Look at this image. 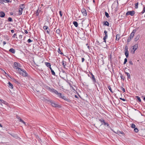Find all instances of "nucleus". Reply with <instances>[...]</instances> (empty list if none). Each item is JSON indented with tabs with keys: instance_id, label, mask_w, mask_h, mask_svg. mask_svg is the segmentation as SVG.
<instances>
[{
	"instance_id": "nucleus-1",
	"label": "nucleus",
	"mask_w": 145,
	"mask_h": 145,
	"mask_svg": "<svg viewBox=\"0 0 145 145\" xmlns=\"http://www.w3.org/2000/svg\"><path fill=\"white\" fill-rule=\"evenodd\" d=\"M48 89L49 91L54 93L56 94L58 97L62 99H63L66 101L67 102H71V100L67 97H66V96L62 95L61 93H58L57 91L55 89L53 88H51L50 87H49Z\"/></svg>"
},
{
	"instance_id": "nucleus-2",
	"label": "nucleus",
	"mask_w": 145,
	"mask_h": 145,
	"mask_svg": "<svg viewBox=\"0 0 145 145\" xmlns=\"http://www.w3.org/2000/svg\"><path fill=\"white\" fill-rule=\"evenodd\" d=\"M14 68L16 69V71L18 72H20V71L22 70V69L20 68L22 66L20 63L15 62L14 63Z\"/></svg>"
},
{
	"instance_id": "nucleus-3",
	"label": "nucleus",
	"mask_w": 145,
	"mask_h": 145,
	"mask_svg": "<svg viewBox=\"0 0 145 145\" xmlns=\"http://www.w3.org/2000/svg\"><path fill=\"white\" fill-rule=\"evenodd\" d=\"M25 5L24 4L21 5L19 6V9L18 10V14L20 15L22 14V11L24 8H25Z\"/></svg>"
},
{
	"instance_id": "nucleus-4",
	"label": "nucleus",
	"mask_w": 145,
	"mask_h": 145,
	"mask_svg": "<svg viewBox=\"0 0 145 145\" xmlns=\"http://www.w3.org/2000/svg\"><path fill=\"white\" fill-rule=\"evenodd\" d=\"M48 102H49L51 104L52 106L54 107H57L60 108L61 106L59 105H58L54 101L51 100H49Z\"/></svg>"
},
{
	"instance_id": "nucleus-5",
	"label": "nucleus",
	"mask_w": 145,
	"mask_h": 145,
	"mask_svg": "<svg viewBox=\"0 0 145 145\" xmlns=\"http://www.w3.org/2000/svg\"><path fill=\"white\" fill-rule=\"evenodd\" d=\"M22 69V70L20 71V72H18V73L23 76L25 77L27 76L28 74L26 71Z\"/></svg>"
},
{
	"instance_id": "nucleus-6",
	"label": "nucleus",
	"mask_w": 145,
	"mask_h": 145,
	"mask_svg": "<svg viewBox=\"0 0 145 145\" xmlns=\"http://www.w3.org/2000/svg\"><path fill=\"white\" fill-rule=\"evenodd\" d=\"M128 48L127 45H126L125 47V54L126 58L128 57L129 56V52L128 50Z\"/></svg>"
},
{
	"instance_id": "nucleus-7",
	"label": "nucleus",
	"mask_w": 145,
	"mask_h": 145,
	"mask_svg": "<svg viewBox=\"0 0 145 145\" xmlns=\"http://www.w3.org/2000/svg\"><path fill=\"white\" fill-rule=\"evenodd\" d=\"M89 74L91 76L90 77L92 80L93 83L94 84H95V83H96V80L94 75L93 74L90 72H89Z\"/></svg>"
},
{
	"instance_id": "nucleus-8",
	"label": "nucleus",
	"mask_w": 145,
	"mask_h": 145,
	"mask_svg": "<svg viewBox=\"0 0 145 145\" xmlns=\"http://www.w3.org/2000/svg\"><path fill=\"white\" fill-rule=\"evenodd\" d=\"M135 13V11L134 10L128 11L126 13V15L128 16L129 15H130L131 16H133L134 15Z\"/></svg>"
},
{
	"instance_id": "nucleus-9",
	"label": "nucleus",
	"mask_w": 145,
	"mask_h": 145,
	"mask_svg": "<svg viewBox=\"0 0 145 145\" xmlns=\"http://www.w3.org/2000/svg\"><path fill=\"white\" fill-rule=\"evenodd\" d=\"M138 46V44H135L134 46H132L133 47V50H134L132 53L133 54H134L135 51H136L137 49Z\"/></svg>"
},
{
	"instance_id": "nucleus-10",
	"label": "nucleus",
	"mask_w": 145,
	"mask_h": 145,
	"mask_svg": "<svg viewBox=\"0 0 145 145\" xmlns=\"http://www.w3.org/2000/svg\"><path fill=\"white\" fill-rule=\"evenodd\" d=\"M43 29L44 30H47L46 32L49 35L50 34V30L48 28V26L44 25L43 27Z\"/></svg>"
},
{
	"instance_id": "nucleus-11",
	"label": "nucleus",
	"mask_w": 145,
	"mask_h": 145,
	"mask_svg": "<svg viewBox=\"0 0 145 145\" xmlns=\"http://www.w3.org/2000/svg\"><path fill=\"white\" fill-rule=\"evenodd\" d=\"M81 11L84 16H86L87 15V14L86 10L85 8H83L81 10Z\"/></svg>"
},
{
	"instance_id": "nucleus-12",
	"label": "nucleus",
	"mask_w": 145,
	"mask_h": 145,
	"mask_svg": "<svg viewBox=\"0 0 145 145\" xmlns=\"http://www.w3.org/2000/svg\"><path fill=\"white\" fill-rule=\"evenodd\" d=\"M137 30L135 29H134L132 33H131L130 36L133 38L134 36V34L136 32Z\"/></svg>"
},
{
	"instance_id": "nucleus-13",
	"label": "nucleus",
	"mask_w": 145,
	"mask_h": 145,
	"mask_svg": "<svg viewBox=\"0 0 145 145\" xmlns=\"http://www.w3.org/2000/svg\"><path fill=\"white\" fill-rule=\"evenodd\" d=\"M99 120L101 123L102 125L103 124L106 125V122L103 119L101 118V119H99Z\"/></svg>"
},
{
	"instance_id": "nucleus-14",
	"label": "nucleus",
	"mask_w": 145,
	"mask_h": 145,
	"mask_svg": "<svg viewBox=\"0 0 145 145\" xmlns=\"http://www.w3.org/2000/svg\"><path fill=\"white\" fill-rule=\"evenodd\" d=\"M5 16V13L2 11L0 12V17L1 18H3Z\"/></svg>"
},
{
	"instance_id": "nucleus-15",
	"label": "nucleus",
	"mask_w": 145,
	"mask_h": 145,
	"mask_svg": "<svg viewBox=\"0 0 145 145\" xmlns=\"http://www.w3.org/2000/svg\"><path fill=\"white\" fill-rule=\"evenodd\" d=\"M0 101L1 102V104L3 103V104L7 105L8 104V103L6 101H4V100L1 99L0 100Z\"/></svg>"
},
{
	"instance_id": "nucleus-16",
	"label": "nucleus",
	"mask_w": 145,
	"mask_h": 145,
	"mask_svg": "<svg viewBox=\"0 0 145 145\" xmlns=\"http://www.w3.org/2000/svg\"><path fill=\"white\" fill-rule=\"evenodd\" d=\"M118 134H122L123 135H124V133L122 131H117L116 133L115 132Z\"/></svg>"
},
{
	"instance_id": "nucleus-17",
	"label": "nucleus",
	"mask_w": 145,
	"mask_h": 145,
	"mask_svg": "<svg viewBox=\"0 0 145 145\" xmlns=\"http://www.w3.org/2000/svg\"><path fill=\"white\" fill-rule=\"evenodd\" d=\"M9 51L13 54H14L15 52V50L13 48H11L9 50Z\"/></svg>"
},
{
	"instance_id": "nucleus-18",
	"label": "nucleus",
	"mask_w": 145,
	"mask_h": 145,
	"mask_svg": "<svg viewBox=\"0 0 145 145\" xmlns=\"http://www.w3.org/2000/svg\"><path fill=\"white\" fill-rule=\"evenodd\" d=\"M8 87L11 89H12L13 88V85L10 82H9L8 83Z\"/></svg>"
},
{
	"instance_id": "nucleus-19",
	"label": "nucleus",
	"mask_w": 145,
	"mask_h": 145,
	"mask_svg": "<svg viewBox=\"0 0 145 145\" xmlns=\"http://www.w3.org/2000/svg\"><path fill=\"white\" fill-rule=\"evenodd\" d=\"M103 25L108 26H109L110 25L109 23L107 21H106L105 22H103Z\"/></svg>"
},
{
	"instance_id": "nucleus-20",
	"label": "nucleus",
	"mask_w": 145,
	"mask_h": 145,
	"mask_svg": "<svg viewBox=\"0 0 145 145\" xmlns=\"http://www.w3.org/2000/svg\"><path fill=\"white\" fill-rule=\"evenodd\" d=\"M124 72L125 74H127V79H130L131 78V76L130 74L129 73L125 71Z\"/></svg>"
},
{
	"instance_id": "nucleus-21",
	"label": "nucleus",
	"mask_w": 145,
	"mask_h": 145,
	"mask_svg": "<svg viewBox=\"0 0 145 145\" xmlns=\"http://www.w3.org/2000/svg\"><path fill=\"white\" fill-rule=\"evenodd\" d=\"M73 24L76 27H78V24L77 22L74 21L73 22Z\"/></svg>"
},
{
	"instance_id": "nucleus-22",
	"label": "nucleus",
	"mask_w": 145,
	"mask_h": 145,
	"mask_svg": "<svg viewBox=\"0 0 145 145\" xmlns=\"http://www.w3.org/2000/svg\"><path fill=\"white\" fill-rule=\"evenodd\" d=\"M45 64L47 67H50L51 66V64L50 63L45 62Z\"/></svg>"
},
{
	"instance_id": "nucleus-23",
	"label": "nucleus",
	"mask_w": 145,
	"mask_h": 145,
	"mask_svg": "<svg viewBox=\"0 0 145 145\" xmlns=\"http://www.w3.org/2000/svg\"><path fill=\"white\" fill-rule=\"evenodd\" d=\"M56 33L57 34H58L59 35H61V34H60V30L59 29L56 30Z\"/></svg>"
},
{
	"instance_id": "nucleus-24",
	"label": "nucleus",
	"mask_w": 145,
	"mask_h": 145,
	"mask_svg": "<svg viewBox=\"0 0 145 145\" xmlns=\"http://www.w3.org/2000/svg\"><path fill=\"white\" fill-rule=\"evenodd\" d=\"M120 35L119 34H117L116 36V40H119L120 38V37H119Z\"/></svg>"
},
{
	"instance_id": "nucleus-25",
	"label": "nucleus",
	"mask_w": 145,
	"mask_h": 145,
	"mask_svg": "<svg viewBox=\"0 0 145 145\" xmlns=\"http://www.w3.org/2000/svg\"><path fill=\"white\" fill-rule=\"evenodd\" d=\"M140 37V36L139 35H137V36H136L135 39H134V40L135 41H137L139 39V38Z\"/></svg>"
},
{
	"instance_id": "nucleus-26",
	"label": "nucleus",
	"mask_w": 145,
	"mask_h": 145,
	"mask_svg": "<svg viewBox=\"0 0 145 145\" xmlns=\"http://www.w3.org/2000/svg\"><path fill=\"white\" fill-rule=\"evenodd\" d=\"M107 88L111 93H113V92L112 91L110 85H108Z\"/></svg>"
},
{
	"instance_id": "nucleus-27",
	"label": "nucleus",
	"mask_w": 145,
	"mask_h": 145,
	"mask_svg": "<svg viewBox=\"0 0 145 145\" xmlns=\"http://www.w3.org/2000/svg\"><path fill=\"white\" fill-rule=\"evenodd\" d=\"M83 1H84V3H86V4H88V0H82V4H84Z\"/></svg>"
},
{
	"instance_id": "nucleus-28",
	"label": "nucleus",
	"mask_w": 145,
	"mask_h": 145,
	"mask_svg": "<svg viewBox=\"0 0 145 145\" xmlns=\"http://www.w3.org/2000/svg\"><path fill=\"white\" fill-rule=\"evenodd\" d=\"M123 84L122 86H121V89L123 91V92H125V89L123 88Z\"/></svg>"
},
{
	"instance_id": "nucleus-29",
	"label": "nucleus",
	"mask_w": 145,
	"mask_h": 145,
	"mask_svg": "<svg viewBox=\"0 0 145 145\" xmlns=\"http://www.w3.org/2000/svg\"><path fill=\"white\" fill-rule=\"evenodd\" d=\"M105 15L106 16V17L107 18H108L110 17L109 14L108 12H106L105 11Z\"/></svg>"
},
{
	"instance_id": "nucleus-30",
	"label": "nucleus",
	"mask_w": 145,
	"mask_h": 145,
	"mask_svg": "<svg viewBox=\"0 0 145 145\" xmlns=\"http://www.w3.org/2000/svg\"><path fill=\"white\" fill-rule=\"evenodd\" d=\"M20 122H21L23 123L25 125H26L25 123L21 118H20L19 120Z\"/></svg>"
},
{
	"instance_id": "nucleus-31",
	"label": "nucleus",
	"mask_w": 145,
	"mask_h": 145,
	"mask_svg": "<svg viewBox=\"0 0 145 145\" xmlns=\"http://www.w3.org/2000/svg\"><path fill=\"white\" fill-rule=\"evenodd\" d=\"M2 1L5 3H11V1L9 0H3Z\"/></svg>"
},
{
	"instance_id": "nucleus-32",
	"label": "nucleus",
	"mask_w": 145,
	"mask_h": 145,
	"mask_svg": "<svg viewBox=\"0 0 145 145\" xmlns=\"http://www.w3.org/2000/svg\"><path fill=\"white\" fill-rule=\"evenodd\" d=\"M57 52H58L59 54H61V55H63V53H62V52H61V50H60V48H59L58 49V50H57Z\"/></svg>"
},
{
	"instance_id": "nucleus-33",
	"label": "nucleus",
	"mask_w": 145,
	"mask_h": 145,
	"mask_svg": "<svg viewBox=\"0 0 145 145\" xmlns=\"http://www.w3.org/2000/svg\"><path fill=\"white\" fill-rule=\"evenodd\" d=\"M121 75L120 76V77L121 78V79H122L123 80H124L125 79V77L123 76L121 74H120Z\"/></svg>"
},
{
	"instance_id": "nucleus-34",
	"label": "nucleus",
	"mask_w": 145,
	"mask_h": 145,
	"mask_svg": "<svg viewBox=\"0 0 145 145\" xmlns=\"http://www.w3.org/2000/svg\"><path fill=\"white\" fill-rule=\"evenodd\" d=\"M13 81L16 84H20V82L17 81L16 79H14L13 80Z\"/></svg>"
},
{
	"instance_id": "nucleus-35",
	"label": "nucleus",
	"mask_w": 145,
	"mask_h": 145,
	"mask_svg": "<svg viewBox=\"0 0 145 145\" xmlns=\"http://www.w3.org/2000/svg\"><path fill=\"white\" fill-rule=\"evenodd\" d=\"M8 21L9 22H12L13 21V20L11 18L9 17L8 19Z\"/></svg>"
},
{
	"instance_id": "nucleus-36",
	"label": "nucleus",
	"mask_w": 145,
	"mask_h": 145,
	"mask_svg": "<svg viewBox=\"0 0 145 145\" xmlns=\"http://www.w3.org/2000/svg\"><path fill=\"white\" fill-rule=\"evenodd\" d=\"M132 38H133L132 37H131L130 36H129L128 37V39L127 40V42H129L131 40V39H132Z\"/></svg>"
},
{
	"instance_id": "nucleus-37",
	"label": "nucleus",
	"mask_w": 145,
	"mask_h": 145,
	"mask_svg": "<svg viewBox=\"0 0 145 145\" xmlns=\"http://www.w3.org/2000/svg\"><path fill=\"white\" fill-rule=\"evenodd\" d=\"M136 97L137 99V100L139 102H141V100L139 97L137 96H136Z\"/></svg>"
},
{
	"instance_id": "nucleus-38",
	"label": "nucleus",
	"mask_w": 145,
	"mask_h": 145,
	"mask_svg": "<svg viewBox=\"0 0 145 145\" xmlns=\"http://www.w3.org/2000/svg\"><path fill=\"white\" fill-rule=\"evenodd\" d=\"M134 131L135 132L137 133L138 131V129L137 128H135L134 130Z\"/></svg>"
},
{
	"instance_id": "nucleus-39",
	"label": "nucleus",
	"mask_w": 145,
	"mask_h": 145,
	"mask_svg": "<svg viewBox=\"0 0 145 145\" xmlns=\"http://www.w3.org/2000/svg\"><path fill=\"white\" fill-rule=\"evenodd\" d=\"M66 61H63V64H62V65H63V67L64 68H65V65H66Z\"/></svg>"
},
{
	"instance_id": "nucleus-40",
	"label": "nucleus",
	"mask_w": 145,
	"mask_h": 145,
	"mask_svg": "<svg viewBox=\"0 0 145 145\" xmlns=\"http://www.w3.org/2000/svg\"><path fill=\"white\" fill-rule=\"evenodd\" d=\"M107 31L106 30H105L104 31V33L105 35V36H106V37H108V35L107 34Z\"/></svg>"
},
{
	"instance_id": "nucleus-41",
	"label": "nucleus",
	"mask_w": 145,
	"mask_h": 145,
	"mask_svg": "<svg viewBox=\"0 0 145 145\" xmlns=\"http://www.w3.org/2000/svg\"><path fill=\"white\" fill-rule=\"evenodd\" d=\"M131 127L133 128H135V125L134 124L132 123L131 124Z\"/></svg>"
},
{
	"instance_id": "nucleus-42",
	"label": "nucleus",
	"mask_w": 145,
	"mask_h": 145,
	"mask_svg": "<svg viewBox=\"0 0 145 145\" xmlns=\"http://www.w3.org/2000/svg\"><path fill=\"white\" fill-rule=\"evenodd\" d=\"M39 9H38L37 10V11H36V16H38L39 15Z\"/></svg>"
},
{
	"instance_id": "nucleus-43",
	"label": "nucleus",
	"mask_w": 145,
	"mask_h": 145,
	"mask_svg": "<svg viewBox=\"0 0 145 145\" xmlns=\"http://www.w3.org/2000/svg\"><path fill=\"white\" fill-rule=\"evenodd\" d=\"M127 58H125L124 59V62H123V64L124 65L127 62Z\"/></svg>"
},
{
	"instance_id": "nucleus-44",
	"label": "nucleus",
	"mask_w": 145,
	"mask_h": 145,
	"mask_svg": "<svg viewBox=\"0 0 145 145\" xmlns=\"http://www.w3.org/2000/svg\"><path fill=\"white\" fill-rule=\"evenodd\" d=\"M51 73H52V74L53 75H54V76H55L56 75L55 73V72H54V71L53 70L51 71Z\"/></svg>"
},
{
	"instance_id": "nucleus-45",
	"label": "nucleus",
	"mask_w": 145,
	"mask_h": 145,
	"mask_svg": "<svg viewBox=\"0 0 145 145\" xmlns=\"http://www.w3.org/2000/svg\"><path fill=\"white\" fill-rule=\"evenodd\" d=\"M138 2L136 3L135 4V8H137L138 7Z\"/></svg>"
},
{
	"instance_id": "nucleus-46",
	"label": "nucleus",
	"mask_w": 145,
	"mask_h": 145,
	"mask_svg": "<svg viewBox=\"0 0 145 145\" xmlns=\"http://www.w3.org/2000/svg\"><path fill=\"white\" fill-rule=\"evenodd\" d=\"M59 15L61 17H62L63 15V13L61 11H59Z\"/></svg>"
},
{
	"instance_id": "nucleus-47",
	"label": "nucleus",
	"mask_w": 145,
	"mask_h": 145,
	"mask_svg": "<svg viewBox=\"0 0 145 145\" xmlns=\"http://www.w3.org/2000/svg\"><path fill=\"white\" fill-rule=\"evenodd\" d=\"M32 41H33V40H31L30 39H28L27 40V42L28 43H30Z\"/></svg>"
},
{
	"instance_id": "nucleus-48",
	"label": "nucleus",
	"mask_w": 145,
	"mask_h": 145,
	"mask_svg": "<svg viewBox=\"0 0 145 145\" xmlns=\"http://www.w3.org/2000/svg\"><path fill=\"white\" fill-rule=\"evenodd\" d=\"M120 99L123 101H125V99L122 98L121 97L120 98Z\"/></svg>"
},
{
	"instance_id": "nucleus-49",
	"label": "nucleus",
	"mask_w": 145,
	"mask_h": 145,
	"mask_svg": "<svg viewBox=\"0 0 145 145\" xmlns=\"http://www.w3.org/2000/svg\"><path fill=\"white\" fill-rule=\"evenodd\" d=\"M19 38L20 39H21L22 38V35H20L19 36Z\"/></svg>"
},
{
	"instance_id": "nucleus-50",
	"label": "nucleus",
	"mask_w": 145,
	"mask_h": 145,
	"mask_svg": "<svg viewBox=\"0 0 145 145\" xmlns=\"http://www.w3.org/2000/svg\"><path fill=\"white\" fill-rule=\"evenodd\" d=\"M129 63L131 65H133V63L131 61H129Z\"/></svg>"
},
{
	"instance_id": "nucleus-51",
	"label": "nucleus",
	"mask_w": 145,
	"mask_h": 145,
	"mask_svg": "<svg viewBox=\"0 0 145 145\" xmlns=\"http://www.w3.org/2000/svg\"><path fill=\"white\" fill-rule=\"evenodd\" d=\"M17 35H16V33H14L13 36H12V37H13V38H14Z\"/></svg>"
},
{
	"instance_id": "nucleus-52",
	"label": "nucleus",
	"mask_w": 145,
	"mask_h": 145,
	"mask_svg": "<svg viewBox=\"0 0 145 145\" xmlns=\"http://www.w3.org/2000/svg\"><path fill=\"white\" fill-rule=\"evenodd\" d=\"M108 37H106V36H104L103 38V40H106V39Z\"/></svg>"
},
{
	"instance_id": "nucleus-53",
	"label": "nucleus",
	"mask_w": 145,
	"mask_h": 145,
	"mask_svg": "<svg viewBox=\"0 0 145 145\" xmlns=\"http://www.w3.org/2000/svg\"><path fill=\"white\" fill-rule=\"evenodd\" d=\"M85 60V59L83 57L82 58V62H83Z\"/></svg>"
},
{
	"instance_id": "nucleus-54",
	"label": "nucleus",
	"mask_w": 145,
	"mask_h": 145,
	"mask_svg": "<svg viewBox=\"0 0 145 145\" xmlns=\"http://www.w3.org/2000/svg\"><path fill=\"white\" fill-rule=\"evenodd\" d=\"M70 87L73 90H75L74 89V88L72 86H71V85L70 84Z\"/></svg>"
},
{
	"instance_id": "nucleus-55",
	"label": "nucleus",
	"mask_w": 145,
	"mask_h": 145,
	"mask_svg": "<svg viewBox=\"0 0 145 145\" xmlns=\"http://www.w3.org/2000/svg\"><path fill=\"white\" fill-rule=\"evenodd\" d=\"M24 32H25V33L26 34H27L28 33L27 31L26 30H25L24 31Z\"/></svg>"
},
{
	"instance_id": "nucleus-56",
	"label": "nucleus",
	"mask_w": 145,
	"mask_h": 145,
	"mask_svg": "<svg viewBox=\"0 0 145 145\" xmlns=\"http://www.w3.org/2000/svg\"><path fill=\"white\" fill-rule=\"evenodd\" d=\"M11 31L12 33H14V31L13 30H11Z\"/></svg>"
},
{
	"instance_id": "nucleus-57",
	"label": "nucleus",
	"mask_w": 145,
	"mask_h": 145,
	"mask_svg": "<svg viewBox=\"0 0 145 145\" xmlns=\"http://www.w3.org/2000/svg\"><path fill=\"white\" fill-rule=\"evenodd\" d=\"M106 125L107 127L109 126V124L107 123L106 122Z\"/></svg>"
},
{
	"instance_id": "nucleus-58",
	"label": "nucleus",
	"mask_w": 145,
	"mask_h": 145,
	"mask_svg": "<svg viewBox=\"0 0 145 145\" xmlns=\"http://www.w3.org/2000/svg\"><path fill=\"white\" fill-rule=\"evenodd\" d=\"M49 68H50V70L51 71H52L53 70V69H52L51 67V66L50 67H49Z\"/></svg>"
},
{
	"instance_id": "nucleus-59",
	"label": "nucleus",
	"mask_w": 145,
	"mask_h": 145,
	"mask_svg": "<svg viewBox=\"0 0 145 145\" xmlns=\"http://www.w3.org/2000/svg\"><path fill=\"white\" fill-rule=\"evenodd\" d=\"M3 43L4 45L6 44V42L5 41L3 42Z\"/></svg>"
},
{
	"instance_id": "nucleus-60",
	"label": "nucleus",
	"mask_w": 145,
	"mask_h": 145,
	"mask_svg": "<svg viewBox=\"0 0 145 145\" xmlns=\"http://www.w3.org/2000/svg\"><path fill=\"white\" fill-rule=\"evenodd\" d=\"M16 118H18V119H19V120L20 119V117H19V116H17V117H16Z\"/></svg>"
},
{
	"instance_id": "nucleus-61",
	"label": "nucleus",
	"mask_w": 145,
	"mask_h": 145,
	"mask_svg": "<svg viewBox=\"0 0 145 145\" xmlns=\"http://www.w3.org/2000/svg\"><path fill=\"white\" fill-rule=\"evenodd\" d=\"M13 13L12 12H10V15H12L13 14Z\"/></svg>"
},
{
	"instance_id": "nucleus-62",
	"label": "nucleus",
	"mask_w": 145,
	"mask_h": 145,
	"mask_svg": "<svg viewBox=\"0 0 145 145\" xmlns=\"http://www.w3.org/2000/svg\"><path fill=\"white\" fill-rule=\"evenodd\" d=\"M0 127H3L1 123H0Z\"/></svg>"
},
{
	"instance_id": "nucleus-63",
	"label": "nucleus",
	"mask_w": 145,
	"mask_h": 145,
	"mask_svg": "<svg viewBox=\"0 0 145 145\" xmlns=\"http://www.w3.org/2000/svg\"><path fill=\"white\" fill-rule=\"evenodd\" d=\"M87 47L89 49L90 47L89 46H88Z\"/></svg>"
},
{
	"instance_id": "nucleus-64",
	"label": "nucleus",
	"mask_w": 145,
	"mask_h": 145,
	"mask_svg": "<svg viewBox=\"0 0 145 145\" xmlns=\"http://www.w3.org/2000/svg\"><path fill=\"white\" fill-rule=\"evenodd\" d=\"M62 72L63 73H65V72L63 70Z\"/></svg>"
}]
</instances>
